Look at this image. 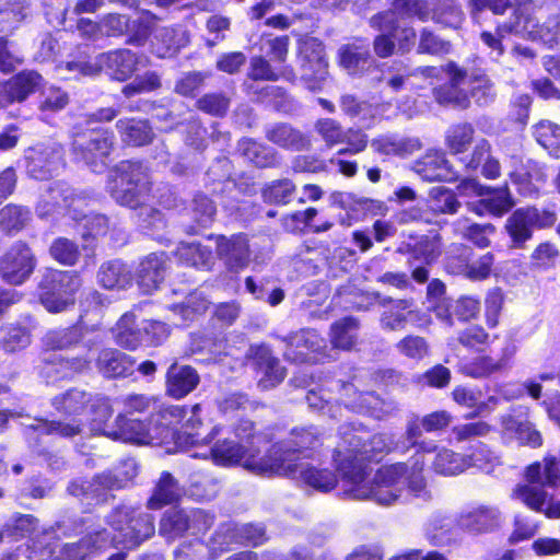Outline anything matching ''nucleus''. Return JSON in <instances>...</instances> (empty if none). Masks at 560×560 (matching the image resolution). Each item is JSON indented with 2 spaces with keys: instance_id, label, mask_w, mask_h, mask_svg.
I'll return each mask as SVG.
<instances>
[{
  "instance_id": "nucleus-1",
  "label": "nucleus",
  "mask_w": 560,
  "mask_h": 560,
  "mask_svg": "<svg viewBox=\"0 0 560 560\" xmlns=\"http://www.w3.org/2000/svg\"><path fill=\"white\" fill-rule=\"evenodd\" d=\"M371 448V435L361 432L345 433L342 443L335 454L337 470L340 474L345 493L358 500H374L389 505L406 491L407 463H396L381 467L371 481L365 479L366 469L362 451Z\"/></svg>"
},
{
  "instance_id": "nucleus-2",
  "label": "nucleus",
  "mask_w": 560,
  "mask_h": 560,
  "mask_svg": "<svg viewBox=\"0 0 560 560\" xmlns=\"http://www.w3.org/2000/svg\"><path fill=\"white\" fill-rule=\"evenodd\" d=\"M106 190L119 206L133 210L139 230L155 237L165 225L161 210L148 203L152 190L147 163L140 160H124L108 171Z\"/></svg>"
},
{
  "instance_id": "nucleus-3",
  "label": "nucleus",
  "mask_w": 560,
  "mask_h": 560,
  "mask_svg": "<svg viewBox=\"0 0 560 560\" xmlns=\"http://www.w3.org/2000/svg\"><path fill=\"white\" fill-rule=\"evenodd\" d=\"M427 453H435L432 468L436 474L443 476H455L470 467L469 458L465 455L446 447L439 448L433 443H421L419 450L411 457L409 463H407L409 470L407 472L406 490L412 495L423 500L431 498V492L427 488V482L421 475L425 462L424 454Z\"/></svg>"
},
{
  "instance_id": "nucleus-4",
  "label": "nucleus",
  "mask_w": 560,
  "mask_h": 560,
  "mask_svg": "<svg viewBox=\"0 0 560 560\" xmlns=\"http://www.w3.org/2000/svg\"><path fill=\"white\" fill-rule=\"evenodd\" d=\"M236 435L240 441L230 439L218 441L210 452L201 454L202 457L211 456L218 465H241L257 475L272 476V470L276 469L275 447H271L266 456L259 457V450L254 445V441H249V438L254 439L250 433L242 435L237 429Z\"/></svg>"
},
{
  "instance_id": "nucleus-5",
  "label": "nucleus",
  "mask_w": 560,
  "mask_h": 560,
  "mask_svg": "<svg viewBox=\"0 0 560 560\" xmlns=\"http://www.w3.org/2000/svg\"><path fill=\"white\" fill-rule=\"evenodd\" d=\"M149 302L140 303L130 312L125 313L110 330L117 346L127 350H136L138 347H160L170 336V326L160 320L141 319L138 322L136 311Z\"/></svg>"
},
{
  "instance_id": "nucleus-6",
  "label": "nucleus",
  "mask_w": 560,
  "mask_h": 560,
  "mask_svg": "<svg viewBox=\"0 0 560 560\" xmlns=\"http://www.w3.org/2000/svg\"><path fill=\"white\" fill-rule=\"evenodd\" d=\"M139 56L130 49L121 48L100 54L95 62L70 60L60 66L73 74V79L94 77L104 71L112 79L127 81L137 71Z\"/></svg>"
},
{
  "instance_id": "nucleus-7",
  "label": "nucleus",
  "mask_w": 560,
  "mask_h": 560,
  "mask_svg": "<svg viewBox=\"0 0 560 560\" xmlns=\"http://www.w3.org/2000/svg\"><path fill=\"white\" fill-rule=\"evenodd\" d=\"M80 287L75 272L46 269L37 279L35 294L46 311L61 313L74 305Z\"/></svg>"
},
{
  "instance_id": "nucleus-8",
  "label": "nucleus",
  "mask_w": 560,
  "mask_h": 560,
  "mask_svg": "<svg viewBox=\"0 0 560 560\" xmlns=\"http://www.w3.org/2000/svg\"><path fill=\"white\" fill-rule=\"evenodd\" d=\"M115 135L104 126L86 127L72 141L74 160L82 162L91 172L101 174L110 163Z\"/></svg>"
},
{
  "instance_id": "nucleus-9",
  "label": "nucleus",
  "mask_w": 560,
  "mask_h": 560,
  "mask_svg": "<svg viewBox=\"0 0 560 560\" xmlns=\"http://www.w3.org/2000/svg\"><path fill=\"white\" fill-rule=\"evenodd\" d=\"M396 253L407 256L412 280L422 284L429 281L430 267L442 253V237L438 232L410 234L399 243Z\"/></svg>"
},
{
  "instance_id": "nucleus-10",
  "label": "nucleus",
  "mask_w": 560,
  "mask_h": 560,
  "mask_svg": "<svg viewBox=\"0 0 560 560\" xmlns=\"http://www.w3.org/2000/svg\"><path fill=\"white\" fill-rule=\"evenodd\" d=\"M276 463L272 475L292 478L308 488L326 493L337 486L336 475L327 468H320L308 462L294 463L291 451L275 447Z\"/></svg>"
},
{
  "instance_id": "nucleus-11",
  "label": "nucleus",
  "mask_w": 560,
  "mask_h": 560,
  "mask_svg": "<svg viewBox=\"0 0 560 560\" xmlns=\"http://www.w3.org/2000/svg\"><path fill=\"white\" fill-rule=\"evenodd\" d=\"M463 196H476L479 199L467 202L468 209L478 215L501 217L514 207L508 185L497 188L485 186L476 178H464L457 186Z\"/></svg>"
},
{
  "instance_id": "nucleus-12",
  "label": "nucleus",
  "mask_w": 560,
  "mask_h": 560,
  "mask_svg": "<svg viewBox=\"0 0 560 560\" xmlns=\"http://www.w3.org/2000/svg\"><path fill=\"white\" fill-rule=\"evenodd\" d=\"M131 513L127 509H117L109 516V525L119 533L110 535L112 545H122L131 549L139 546L154 533V518L149 513Z\"/></svg>"
},
{
  "instance_id": "nucleus-13",
  "label": "nucleus",
  "mask_w": 560,
  "mask_h": 560,
  "mask_svg": "<svg viewBox=\"0 0 560 560\" xmlns=\"http://www.w3.org/2000/svg\"><path fill=\"white\" fill-rule=\"evenodd\" d=\"M24 167L30 178L49 180L66 166L63 148L56 142H39L24 151Z\"/></svg>"
},
{
  "instance_id": "nucleus-14",
  "label": "nucleus",
  "mask_w": 560,
  "mask_h": 560,
  "mask_svg": "<svg viewBox=\"0 0 560 560\" xmlns=\"http://www.w3.org/2000/svg\"><path fill=\"white\" fill-rule=\"evenodd\" d=\"M106 332L97 326H86L80 320L78 324L65 328L48 330L43 337L44 350H67L70 348H85L100 350Z\"/></svg>"
},
{
  "instance_id": "nucleus-15",
  "label": "nucleus",
  "mask_w": 560,
  "mask_h": 560,
  "mask_svg": "<svg viewBox=\"0 0 560 560\" xmlns=\"http://www.w3.org/2000/svg\"><path fill=\"white\" fill-rule=\"evenodd\" d=\"M515 4L516 2L503 12L504 14L506 11H510L511 18L506 21L498 22L494 33L483 31L480 34L479 49L482 54H486L491 61L498 62L505 51L502 43L503 33L522 36L528 33L532 20L528 16H525L521 9L516 8ZM499 15H502V13Z\"/></svg>"
},
{
  "instance_id": "nucleus-16",
  "label": "nucleus",
  "mask_w": 560,
  "mask_h": 560,
  "mask_svg": "<svg viewBox=\"0 0 560 560\" xmlns=\"http://www.w3.org/2000/svg\"><path fill=\"white\" fill-rule=\"evenodd\" d=\"M37 258L22 241L13 243L0 257V278L10 285H21L33 275Z\"/></svg>"
},
{
  "instance_id": "nucleus-17",
  "label": "nucleus",
  "mask_w": 560,
  "mask_h": 560,
  "mask_svg": "<svg viewBox=\"0 0 560 560\" xmlns=\"http://www.w3.org/2000/svg\"><path fill=\"white\" fill-rule=\"evenodd\" d=\"M104 434L124 442L163 444V438L167 435V430L151 422V417L147 421H142L119 415L116 418V429L110 432H104Z\"/></svg>"
},
{
  "instance_id": "nucleus-18",
  "label": "nucleus",
  "mask_w": 560,
  "mask_h": 560,
  "mask_svg": "<svg viewBox=\"0 0 560 560\" xmlns=\"http://www.w3.org/2000/svg\"><path fill=\"white\" fill-rule=\"evenodd\" d=\"M45 79L36 70L23 69L0 82V108L22 103L44 88Z\"/></svg>"
},
{
  "instance_id": "nucleus-19",
  "label": "nucleus",
  "mask_w": 560,
  "mask_h": 560,
  "mask_svg": "<svg viewBox=\"0 0 560 560\" xmlns=\"http://www.w3.org/2000/svg\"><path fill=\"white\" fill-rule=\"evenodd\" d=\"M236 153L258 170L281 167L282 154L272 145L250 137H242L236 143Z\"/></svg>"
},
{
  "instance_id": "nucleus-20",
  "label": "nucleus",
  "mask_w": 560,
  "mask_h": 560,
  "mask_svg": "<svg viewBox=\"0 0 560 560\" xmlns=\"http://www.w3.org/2000/svg\"><path fill=\"white\" fill-rule=\"evenodd\" d=\"M411 170L424 182H456L458 172L446 159L444 152L430 151L412 162Z\"/></svg>"
},
{
  "instance_id": "nucleus-21",
  "label": "nucleus",
  "mask_w": 560,
  "mask_h": 560,
  "mask_svg": "<svg viewBox=\"0 0 560 560\" xmlns=\"http://www.w3.org/2000/svg\"><path fill=\"white\" fill-rule=\"evenodd\" d=\"M170 257L165 252L151 253L143 257L136 270V280L140 291L152 294L163 282Z\"/></svg>"
},
{
  "instance_id": "nucleus-22",
  "label": "nucleus",
  "mask_w": 560,
  "mask_h": 560,
  "mask_svg": "<svg viewBox=\"0 0 560 560\" xmlns=\"http://www.w3.org/2000/svg\"><path fill=\"white\" fill-rule=\"evenodd\" d=\"M264 135L268 142L287 151H305L312 145L310 136L289 122L266 124Z\"/></svg>"
},
{
  "instance_id": "nucleus-23",
  "label": "nucleus",
  "mask_w": 560,
  "mask_h": 560,
  "mask_svg": "<svg viewBox=\"0 0 560 560\" xmlns=\"http://www.w3.org/2000/svg\"><path fill=\"white\" fill-rule=\"evenodd\" d=\"M446 81L433 89V95L441 105H452L454 107L466 108L469 104L467 94L460 88V84L467 77V71L457 67L456 63L447 65Z\"/></svg>"
},
{
  "instance_id": "nucleus-24",
  "label": "nucleus",
  "mask_w": 560,
  "mask_h": 560,
  "mask_svg": "<svg viewBox=\"0 0 560 560\" xmlns=\"http://www.w3.org/2000/svg\"><path fill=\"white\" fill-rule=\"evenodd\" d=\"M329 202L347 210L354 219L365 215H385L387 211V205L384 201L351 192L334 191L329 196Z\"/></svg>"
},
{
  "instance_id": "nucleus-25",
  "label": "nucleus",
  "mask_w": 560,
  "mask_h": 560,
  "mask_svg": "<svg viewBox=\"0 0 560 560\" xmlns=\"http://www.w3.org/2000/svg\"><path fill=\"white\" fill-rule=\"evenodd\" d=\"M217 253L231 272H238L249 262V246L245 236L233 235L228 238L224 235L215 236Z\"/></svg>"
},
{
  "instance_id": "nucleus-26",
  "label": "nucleus",
  "mask_w": 560,
  "mask_h": 560,
  "mask_svg": "<svg viewBox=\"0 0 560 560\" xmlns=\"http://www.w3.org/2000/svg\"><path fill=\"white\" fill-rule=\"evenodd\" d=\"M69 215L75 222L74 230L82 238L84 249L92 246L94 241L105 235L109 229V218L102 213H81L77 209H70Z\"/></svg>"
},
{
  "instance_id": "nucleus-27",
  "label": "nucleus",
  "mask_w": 560,
  "mask_h": 560,
  "mask_svg": "<svg viewBox=\"0 0 560 560\" xmlns=\"http://www.w3.org/2000/svg\"><path fill=\"white\" fill-rule=\"evenodd\" d=\"M110 533L101 524L91 525L85 536L78 542L63 547L68 560H84L92 552L110 546Z\"/></svg>"
},
{
  "instance_id": "nucleus-28",
  "label": "nucleus",
  "mask_w": 560,
  "mask_h": 560,
  "mask_svg": "<svg viewBox=\"0 0 560 560\" xmlns=\"http://www.w3.org/2000/svg\"><path fill=\"white\" fill-rule=\"evenodd\" d=\"M189 218V223L186 224V232L188 234H199L201 230L208 229L214 221L217 214V206L203 192L195 194L189 206H185L184 210Z\"/></svg>"
},
{
  "instance_id": "nucleus-29",
  "label": "nucleus",
  "mask_w": 560,
  "mask_h": 560,
  "mask_svg": "<svg viewBox=\"0 0 560 560\" xmlns=\"http://www.w3.org/2000/svg\"><path fill=\"white\" fill-rule=\"evenodd\" d=\"M201 407L199 404L188 409V416L183 420V431L176 433L175 443L180 447H187L198 444H209L220 433V427L212 428L209 434L201 436L198 430L202 425L200 417Z\"/></svg>"
},
{
  "instance_id": "nucleus-30",
  "label": "nucleus",
  "mask_w": 560,
  "mask_h": 560,
  "mask_svg": "<svg viewBox=\"0 0 560 560\" xmlns=\"http://www.w3.org/2000/svg\"><path fill=\"white\" fill-rule=\"evenodd\" d=\"M372 28L380 32L374 37L373 48L380 58L392 56L396 49L393 32H395V12L390 10L382 11L370 19Z\"/></svg>"
},
{
  "instance_id": "nucleus-31",
  "label": "nucleus",
  "mask_w": 560,
  "mask_h": 560,
  "mask_svg": "<svg viewBox=\"0 0 560 560\" xmlns=\"http://www.w3.org/2000/svg\"><path fill=\"white\" fill-rule=\"evenodd\" d=\"M500 521V512L495 508L485 505L465 510L457 518L462 528L476 534L493 530Z\"/></svg>"
},
{
  "instance_id": "nucleus-32",
  "label": "nucleus",
  "mask_w": 560,
  "mask_h": 560,
  "mask_svg": "<svg viewBox=\"0 0 560 560\" xmlns=\"http://www.w3.org/2000/svg\"><path fill=\"white\" fill-rule=\"evenodd\" d=\"M189 33L183 27H163L154 34L152 52L159 58H173L189 44Z\"/></svg>"
},
{
  "instance_id": "nucleus-33",
  "label": "nucleus",
  "mask_w": 560,
  "mask_h": 560,
  "mask_svg": "<svg viewBox=\"0 0 560 560\" xmlns=\"http://www.w3.org/2000/svg\"><path fill=\"white\" fill-rule=\"evenodd\" d=\"M200 377L189 365L172 364L166 373V393L180 399L191 393L199 384Z\"/></svg>"
},
{
  "instance_id": "nucleus-34",
  "label": "nucleus",
  "mask_w": 560,
  "mask_h": 560,
  "mask_svg": "<svg viewBox=\"0 0 560 560\" xmlns=\"http://www.w3.org/2000/svg\"><path fill=\"white\" fill-rule=\"evenodd\" d=\"M233 162L228 156H217L205 174L206 188L213 195H223L226 190H230V186L233 184Z\"/></svg>"
},
{
  "instance_id": "nucleus-35",
  "label": "nucleus",
  "mask_w": 560,
  "mask_h": 560,
  "mask_svg": "<svg viewBox=\"0 0 560 560\" xmlns=\"http://www.w3.org/2000/svg\"><path fill=\"white\" fill-rule=\"evenodd\" d=\"M136 23L137 22L130 20L128 15L118 13H109L103 20V25L108 36L117 37L125 33L132 32L127 43L141 46L149 35V30L145 26H139L133 31Z\"/></svg>"
},
{
  "instance_id": "nucleus-36",
  "label": "nucleus",
  "mask_w": 560,
  "mask_h": 560,
  "mask_svg": "<svg viewBox=\"0 0 560 560\" xmlns=\"http://www.w3.org/2000/svg\"><path fill=\"white\" fill-rule=\"evenodd\" d=\"M265 540V528L260 525L245 524L241 527L232 525L222 526L213 537V544L220 546L232 541L259 545Z\"/></svg>"
},
{
  "instance_id": "nucleus-37",
  "label": "nucleus",
  "mask_w": 560,
  "mask_h": 560,
  "mask_svg": "<svg viewBox=\"0 0 560 560\" xmlns=\"http://www.w3.org/2000/svg\"><path fill=\"white\" fill-rule=\"evenodd\" d=\"M371 147L375 152L383 155L406 158L419 150L421 144L418 139L388 133L374 138L371 141Z\"/></svg>"
},
{
  "instance_id": "nucleus-38",
  "label": "nucleus",
  "mask_w": 560,
  "mask_h": 560,
  "mask_svg": "<svg viewBox=\"0 0 560 560\" xmlns=\"http://www.w3.org/2000/svg\"><path fill=\"white\" fill-rule=\"evenodd\" d=\"M339 65L351 75H360L374 63L368 46L343 45L338 49Z\"/></svg>"
},
{
  "instance_id": "nucleus-39",
  "label": "nucleus",
  "mask_w": 560,
  "mask_h": 560,
  "mask_svg": "<svg viewBox=\"0 0 560 560\" xmlns=\"http://www.w3.org/2000/svg\"><path fill=\"white\" fill-rule=\"evenodd\" d=\"M255 370L261 374L258 386L270 389L278 385L285 375V369L271 355V352H254L250 358Z\"/></svg>"
},
{
  "instance_id": "nucleus-40",
  "label": "nucleus",
  "mask_w": 560,
  "mask_h": 560,
  "mask_svg": "<svg viewBox=\"0 0 560 560\" xmlns=\"http://www.w3.org/2000/svg\"><path fill=\"white\" fill-rule=\"evenodd\" d=\"M116 127L120 133L121 141L130 147L147 145L154 138L152 127L145 119H119L116 122Z\"/></svg>"
},
{
  "instance_id": "nucleus-41",
  "label": "nucleus",
  "mask_w": 560,
  "mask_h": 560,
  "mask_svg": "<svg viewBox=\"0 0 560 560\" xmlns=\"http://www.w3.org/2000/svg\"><path fill=\"white\" fill-rule=\"evenodd\" d=\"M97 281L105 289H126L132 282V273L122 260L113 259L101 265Z\"/></svg>"
},
{
  "instance_id": "nucleus-42",
  "label": "nucleus",
  "mask_w": 560,
  "mask_h": 560,
  "mask_svg": "<svg viewBox=\"0 0 560 560\" xmlns=\"http://www.w3.org/2000/svg\"><path fill=\"white\" fill-rule=\"evenodd\" d=\"M393 304L381 317V324L384 328L390 330L402 329L408 323H415L418 319V312L415 310L412 300H390Z\"/></svg>"
},
{
  "instance_id": "nucleus-43",
  "label": "nucleus",
  "mask_w": 560,
  "mask_h": 560,
  "mask_svg": "<svg viewBox=\"0 0 560 560\" xmlns=\"http://www.w3.org/2000/svg\"><path fill=\"white\" fill-rule=\"evenodd\" d=\"M178 264L196 269H209L213 255L212 249L200 243H182L172 253Z\"/></svg>"
},
{
  "instance_id": "nucleus-44",
  "label": "nucleus",
  "mask_w": 560,
  "mask_h": 560,
  "mask_svg": "<svg viewBox=\"0 0 560 560\" xmlns=\"http://www.w3.org/2000/svg\"><path fill=\"white\" fill-rule=\"evenodd\" d=\"M534 229L525 208L514 210L505 223L506 233L514 248H523L533 237Z\"/></svg>"
},
{
  "instance_id": "nucleus-45",
  "label": "nucleus",
  "mask_w": 560,
  "mask_h": 560,
  "mask_svg": "<svg viewBox=\"0 0 560 560\" xmlns=\"http://www.w3.org/2000/svg\"><path fill=\"white\" fill-rule=\"evenodd\" d=\"M245 290L256 300L266 301L270 306L279 305L285 296L284 290L276 287L271 278L253 276L246 277Z\"/></svg>"
},
{
  "instance_id": "nucleus-46",
  "label": "nucleus",
  "mask_w": 560,
  "mask_h": 560,
  "mask_svg": "<svg viewBox=\"0 0 560 560\" xmlns=\"http://www.w3.org/2000/svg\"><path fill=\"white\" fill-rule=\"evenodd\" d=\"M184 494V489L178 481L167 471H163L154 488L153 494L148 501L150 509H160L177 501Z\"/></svg>"
},
{
  "instance_id": "nucleus-47",
  "label": "nucleus",
  "mask_w": 560,
  "mask_h": 560,
  "mask_svg": "<svg viewBox=\"0 0 560 560\" xmlns=\"http://www.w3.org/2000/svg\"><path fill=\"white\" fill-rule=\"evenodd\" d=\"M32 218L27 207L9 203L0 210V230L3 234L12 236L21 232Z\"/></svg>"
},
{
  "instance_id": "nucleus-48",
  "label": "nucleus",
  "mask_w": 560,
  "mask_h": 560,
  "mask_svg": "<svg viewBox=\"0 0 560 560\" xmlns=\"http://www.w3.org/2000/svg\"><path fill=\"white\" fill-rule=\"evenodd\" d=\"M359 320L353 316H345L330 327L331 350H352L355 343Z\"/></svg>"
},
{
  "instance_id": "nucleus-49",
  "label": "nucleus",
  "mask_w": 560,
  "mask_h": 560,
  "mask_svg": "<svg viewBox=\"0 0 560 560\" xmlns=\"http://www.w3.org/2000/svg\"><path fill=\"white\" fill-rule=\"evenodd\" d=\"M470 83V98L476 105L487 107L494 103L497 91L493 82L482 70H474L467 73Z\"/></svg>"
},
{
  "instance_id": "nucleus-50",
  "label": "nucleus",
  "mask_w": 560,
  "mask_h": 560,
  "mask_svg": "<svg viewBox=\"0 0 560 560\" xmlns=\"http://www.w3.org/2000/svg\"><path fill=\"white\" fill-rule=\"evenodd\" d=\"M98 368L106 377H126L133 373L135 361L125 352H102Z\"/></svg>"
},
{
  "instance_id": "nucleus-51",
  "label": "nucleus",
  "mask_w": 560,
  "mask_h": 560,
  "mask_svg": "<svg viewBox=\"0 0 560 560\" xmlns=\"http://www.w3.org/2000/svg\"><path fill=\"white\" fill-rule=\"evenodd\" d=\"M285 348L305 349V350H326V340L312 328H304L290 332L285 336L276 335Z\"/></svg>"
},
{
  "instance_id": "nucleus-52",
  "label": "nucleus",
  "mask_w": 560,
  "mask_h": 560,
  "mask_svg": "<svg viewBox=\"0 0 560 560\" xmlns=\"http://www.w3.org/2000/svg\"><path fill=\"white\" fill-rule=\"evenodd\" d=\"M446 306L448 315L440 316L439 319L452 326L455 318L460 322L474 318L479 312L480 302L472 296H460L457 300L451 298Z\"/></svg>"
},
{
  "instance_id": "nucleus-53",
  "label": "nucleus",
  "mask_w": 560,
  "mask_h": 560,
  "mask_svg": "<svg viewBox=\"0 0 560 560\" xmlns=\"http://www.w3.org/2000/svg\"><path fill=\"white\" fill-rule=\"evenodd\" d=\"M509 358L502 355L494 359L490 355H478L471 360L464 361L460 364V371L471 377H483L502 370L508 364Z\"/></svg>"
},
{
  "instance_id": "nucleus-54",
  "label": "nucleus",
  "mask_w": 560,
  "mask_h": 560,
  "mask_svg": "<svg viewBox=\"0 0 560 560\" xmlns=\"http://www.w3.org/2000/svg\"><path fill=\"white\" fill-rule=\"evenodd\" d=\"M474 255L471 247L464 244H453L444 259V269L447 273L466 278L470 259Z\"/></svg>"
},
{
  "instance_id": "nucleus-55",
  "label": "nucleus",
  "mask_w": 560,
  "mask_h": 560,
  "mask_svg": "<svg viewBox=\"0 0 560 560\" xmlns=\"http://www.w3.org/2000/svg\"><path fill=\"white\" fill-rule=\"evenodd\" d=\"M188 416V409L184 406H165L159 409V411L151 415V422L160 427H164L167 430V435L163 438V443H166L170 439L176 438V433L171 430V427L182 422Z\"/></svg>"
},
{
  "instance_id": "nucleus-56",
  "label": "nucleus",
  "mask_w": 560,
  "mask_h": 560,
  "mask_svg": "<svg viewBox=\"0 0 560 560\" xmlns=\"http://www.w3.org/2000/svg\"><path fill=\"white\" fill-rule=\"evenodd\" d=\"M295 190V185L291 179L282 178L266 184L261 196L267 203L287 205L294 198Z\"/></svg>"
},
{
  "instance_id": "nucleus-57",
  "label": "nucleus",
  "mask_w": 560,
  "mask_h": 560,
  "mask_svg": "<svg viewBox=\"0 0 560 560\" xmlns=\"http://www.w3.org/2000/svg\"><path fill=\"white\" fill-rule=\"evenodd\" d=\"M534 136L537 142L544 147L548 153L556 158H560V126L542 120L535 126Z\"/></svg>"
},
{
  "instance_id": "nucleus-58",
  "label": "nucleus",
  "mask_w": 560,
  "mask_h": 560,
  "mask_svg": "<svg viewBox=\"0 0 560 560\" xmlns=\"http://www.w3.org/2000/svg\"><path fill=\"white\" fill-rule=\"evenodd\" d=\"M429 196V207L434 213L455 214L460 208L456 194L446 187H434Z\"/></svg>"
},
{
  "instance_id": "nucleus-59",
  "label": "nucleus",
  "mask_w": 560,
  "mask_h": 560,
  "mask_svg": "<svg viewBox=\"0 0 560 560\" xmlns=\"http://www.w3.org/2000/svg\"><path fill=\"white\" fill-rule=\"evenodd\" d=\"M475 129L470 122H459L448 127L445 136L447 148L454 153L467 150L474 139Z\"/></svg>"
},
{
  "instance_id": "nucleus-60",
  "label": "nucleus",
  "mask_w": 560,
  "mask_h": 560,
  "mask_svg": "<svg viewBox=\"0 0 560 560\" xmlns=\"http://www.w3.org/2000/svg\"><path fill=\"white\" fill-rule=\"evenodd\" d=\"M208 306L209 301L203 296L202 292L192 289L184 302L174 305V312L180 315L184 322H188L202 315L208 310Z\"/></svg>"
},
{
  "instance_id": "nucleus-61",
  "label": "nucleus",
  "mask_w": 560,
  "mask_h": 560,
  "mask_svg": "<svg viewBox=\"0 0 560 560\" xmlns=\"http://www.w3.org/2000/svg\"><path fill=\"white\" fill-rule=\"evenodd\" d=\"M317 442L316 432L308 429L294 430L291 434V439L288 442L279 443L272 447H283L291 451V458L294 463L303 462L300 458V454L304 450H308L315 446Z\"/></svg>"
},
{
  "instance_id": "nucleus-62",
  "label": "nucleus",
  "mask_w": 560,
  "mask_h": 560,
  "mask_svg": "<svg viewBox=\"0 0 560 560\" xmlns=\"http://www.w3.org/2000/svg\"><path fill=\"white\" fill-rule=\"evenodd\" d=\"M91 397L83 390L71 389L54 398V406L57 410L68 413L78 415L82 412Z\"/></svg>"
},
{
  "instance_id": "nucleus-63",
  "label": "nucleus",
  "mask_w": 560,
  "mask_h": 560,
  "mask_svg": "<svg viewBox=\"0 0 560 560\" xmlns=\"http://www.w3.org/2000/svg\"><path fill=\"white\" fill-rule=\"evenodd\" d=\"M185 510H168L160 522V534L167 539L183 536L187 532Z\"/></svg>"
},
{
  "instance_id": "nucleus-64",
  "label": "nucleus",
  "mask_w": 560,
  "mask_h": 560,
  "mask_svg": "<svg viewBox=\"0 0 560 560\" xmlns=\"http://www.w3.org/2000/svg\"><path fill=\"white\" fill-rule=\"evenodd\" d=\"M300 67L301 78L305 81L307 88L312 91L320 90L328 77L327 58L315 60L312 63H302Z\"/></svg>"
}]
</instances>
